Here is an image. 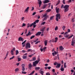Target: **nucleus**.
Returning <instances> with one entry per match:
<instances>
[{
  "label": "nucleus",
  "mask_w": 75,
  "mask_h": 75,
  "mask_svg": "<svg viewBox=\"0 0 75 75\" xmlns=\"http://www.w3.org/2000/svg\"><path fill=\"white\" fill-rule=\"evenodd\" d=\"M45 27L43 28L42 29L40 30V31H42V33H43L44 32V29H45Z\"/></svg>",
  "instance_id": "aec40b11"
},
{
  "label": "nucleus",
  "mask_w": 75,
  "mask_h": 75,
  "mask_svg": "<svg viewBox=\"0 0 75 75\" xmlns=\"http://www.w3.org/2000/svg\"><path fill=\"white\" fill-rule=\"evenodd\" d=\"M65 28H66V27H65V26H63L62 27V28L63 30H65Z\"/></svg>",
  "instance_id": "79ce46f5"
},
{
  "label": "nucleus",
  "mask_w": 75,
  "mask_h": 75,
  "mask_svg": "<svg viewBox=\"0 0 75 75\" xmlns=\"http://www.w3.org/2000/svg\"><path fill=\"white\" fill-rule=\"evenodd\" d=\"M29 9V7H28L25 10V13H27L28 12V10Z\"/></svg>",
  "instance_id": "9d476101"
},
{
  "label": "nucleus",
  "mask_w": 75,
  "mask_h": 75,
  "mask_svg": "<svg viewBox=\"0 0 75 75\" xmlns=\"http://www.w3.org/2000/svg\"><path fill=\"white\" fill-rule=\"evenodd\" d=\"M44 43L45 46H47V43H48V40H45L44 42Z\"/></svg>",
  "instance_id": "9b49d317"
},
{
  "label": "nucleus",
  "mask_w": 75,
  "mask_h": 75,
  "mask_svg": "<svg viewBox=\"0 0 75 75\" xmlns=\"http://www.w3.org/2000/svg\"><path fill=\"white\" fill-rule=\"evenodd\" d=\"M64 36L66 38H68L69 37V35L67 34H64Z\"/></svg>",
  "instance_id": "a211bd4d"
},
{
  "label": "nucleus",
  "mask_w": 75,
  "mask_h": 75,
  "mask_svg": "<svg viewBox=\"0 0 75 75\" xmlns=\"http://www.w3.org/2000/svg\"><path fill=\"white\" fill-rule=\"evenodd\" d=\"M38 39L37 38L36 39V40L34 41V42H37V41H38Z\"/></svg>",
  "instance_id": "864d4df0"
},
{
  "label": "nucleus",
  "mask_w": 75,
  "mask_h": 75,
  "mask_svg": "<svg viewBox=\"0 0 75 75\" xmlns=\"http://www.w3.org/2000/svg\"><path fill=\"white\" fill-rule=\"evenodd\" d=\"M54 16H53L50 17V20H52L54 18Z\"/></svg>",
  "instance_id": "bb28decb"
},
{
  "label": "nucleus",
  "mask_w": 75,
  "mask_h": 75,
  "mask_svg": "<svg viewBox=\"0 0 75 75\" xmlns=\"http://www.w3.org/2000/svg\"><path fill=\"white\" fill-rule=\"evenodd\" d=\"M59 48L60 50H64V47L62 46H60L59 47Z\"/></svg>",
  "instance_id": "4be33fe9"
},
{
  "label": "nucleus",
  "mask_w": 75,
  "mask_h": 75,
  "mask_svg": "<svg viewBox=\"0 0 75 75\" xmlns=\"http://www.w3.org/2000/svg\"><path fill=\"white\" fill-rule=\"evenodd\" d=\"M68 7H69V5H66L64 6V12H67V11H68V10H69V9H68Z\"/></svg>",
  "instance_id": "f03ea898"
},
{
  "label": "nucleus",
  "mask_w": 75,
  "mask_h": 75,
  "mask_svg": "<svg viewBox=\"0 0 75 75\" xmlns=\"http://www.w3.org/2000/svg\"><path fill=\"white\" fill-rule=\"evenodd\" d=\"M61 66V64H58V63L57 64V66H56V68H59L60 67V66Z\"/></svg>",
  "instance_id": "2eb2a0df"
},
{
  "label": "nucleus",
  "mask_w": 75,
  "mask_h": 75,
  "mask_svg": "<svg viewBox=\"0 0 75 75\" xmlns=\"http://www.w3.org/2000/svg\"><path fill=\"white\" fill-rule=\"evenodd\" d=\"M26 25L25 23H23L22 24V27H24V26H25Z\"/></svg>",
  "instance_id": "37998d69"
},
{
  "label": "nucleus",
  "mask_w": 75,
  "mask_h": 75,
  "mask_svg": "<svg viewBox=\"0 0 75 75\" xmlns=\"http://www.w3.org/2000/svg\"><path fill=\"white\" fill-rule=\"evenodd\" d=\"M34 37H35V35H33L30 38V39H33V38H34Z\"/></svg>",
  "instance_id": "4c0bfd02"
},
{
  "label": "nucleus",
  "mask_w": 75,
  "mask_h": 75,
  "mask_svg": "<svg viewBox=\"0 0 75 75\" xmlns=\"http://www.w3.org/2000/svg\"><path fill=\"white\" fill-rule=\"evenodd\" d=\"M28 67L29 69H31V68L33 67V65L31 64V63H30L28 64Z\"/></svg>",
  "instance_id": "423d86ee"
},
{
  "label": "nucleus",
  "mask_w": 75,
  "mask_h": 75,
  "mask_svg": "<svg viewBox=\"0 0 75 75\" xmlns=\"http://www.w3.org/2000/svg\"><path fill=\"white\" fill-rule=\"evenodd\" d=\"M38 1H39V4H42V2L40 0H38Z\"/></svg>",
  "instance_id": "5701e85b"
},
{
  "label": "nucleus",
  "mask_w": 75,
  "mask_h": 75,
  "mask_svg": "<svg viewBox=\"0 0 75 75\" xmlns=\"http://www.w3.org/2000/svg\"><path fill=\"white\" fill-rule=\"evenodd\" d=\"M73 36H74V35H72L70 36L68 38V39H70V38H72V37Z\"/></svg>",
  "instance_id": "c03bdc74"
},
{
  "label": "nucleus",
  "mask_w": 75,
  "mask_h": 75,
  "mask_svg": "<svg viewBox=\"0 0 75 75\" xmlns=\"http://www.w3.org/2000/svg\"><path fill=\"white\" fill-rule=\"evenodd\" d=\"M33 60H32V61H35V59H36V58L35 57H33L32 58Z\"/></svg>",
  "instance_id": "2f4dec72"
},
{
  "label": "nucleus",
  "mask_w": 75,
  "mask_h": 75,
  "mask_svg": "<svg viewBox=\"0 0 75 75\" xmlns=\"http://www.w3.org/2000/svg\"><path fill=\"white\" fill-rule=\"evenodd\" d=\"M27 56H24L23 57V59H27Z\"/></svg>",
  "instance_id": "b1692460"
},
{
  "label": "nucleus",
  "mask_w": 75,
  "mask_h": 75,
  "mask_svg": "<svg viewBox=\"0 0 75 75\" xmlns=\"http://www.w3.org/2000/svg\"><path fill=\"white\" fill-rule=\"evenodd\" d=\"M75 20H74V18H73L72 19V22H75Z\"/></svg>",
  "instance_id": "69168bd1"
},
{
  "label": "nucleus",
  "mask_w": 75,
  "mask_h": 75,
  "mask_svg": "<svg viewBox=\"0 0 75 75\" xmlns=\"http://www.w3.org/2000/svg\"><path fill=\"white\" fill-rule=\"evenodd\" d=\"M56 12L57 13H59V8L58 7H56Z\"/></svg>",
  "instance_id": "6e6552de"
},
{
  "label": "nucleus",
  "mask_w": 75,
  "mask_h": 75,
  "mask_svg": "<svg viewBox=\"0 0 75 75\" xmlns=\"http://www.w3.org/2000/svg\"><path fill=\"white\" fill-rule=\"evenodd\" d=\"M22 74H27V72L24 71H22Z\"/></svg>",
  "instance_id": "a18cd8bd"
},
{
  "label": "nucleus",
  "mask_w": 75,
  "mask_h": 75,
  "mask_svg": "<svg viewBox=\"0 0 75 75\" xmlns=\"http://www.w3.org/2000/svg\"><path fill=\"white\" fill-rule=\"evenodd\" d=\"M26 49H28V48H31V45H30V43H27L26 44L25 46Z\"/></svg>",
  "instance_id": "7ed1b4c3"
},
{
  "label": "nucleus",
  "mask_w": 75,
  "mask_h": 75,
  "mask_svg": "<svg viewBox=\"0 0 75 75\" xmlns=\"http://www.w3.org/2000/svg\"><path fill=\"white\" fill-rule=\"evenodd\" d=\"M58 38L57 37H56L55 38L54 42H57L58 41Z\"/></svg>",
  "instance_id": "4468645a"
},
{
  "label": "nucleus",
  "mask_w": 75,
  "mask_h": 75,
  "mask_svg": "<svg viewBox=\"0 0 75 75\" xmlns=\"http://www.w3.org/2000/svg\"><path fill=\"white\" fill-rule=\"evenodd\" d=\"M60 70L61 71H64V67L61 68Z\"/></svg>",
  "instance_id": "c9c22d12"
},
{
  "label": "nucleus",
  "mask_w": 75,
  "mask_h": 75,
  "mask_svg": "<svg viewBox=\"0 0 75 75\" xmlns=\"http://www.w3.org/2000/svg\"><path fill=\"white\" fill-rule=\"evenodd\" d=\"M72 42H75V38L74 37H73V39H72Z\"/></svg>",
  "instance_id": "cd10ccee"
},
{
  "label": "nucleus",
  "mask_w": 75,
  "mask_h": 75,
  "mask_svg": "<svg viewBox=\"0 0 75 75\" xmlns=\"http://www.w3.org/2000/svg\"><path fill=\"white\" fill-rule=\"evenodd\" d=\"M56 20L57 21H58V18L59 20L61 18V15H60V14H56Z\"/></svg>",
  "instance_id": "f257e3e1"
},
{
  "label": "nucleus",
  "mask_w": 75,
  "mask_h": 75,
  "mask_svg": "<svg viewBox=\"0 0 75 75\" xmlns=\"http://www.w3.org/2000/svg\"><path fill=\"white\" fill-rule=\"evenodd\" d=\"M48 17V16H46L45 17V18H44L43 21H45V20H47V17Z\"/></svg>",
  "instance_id": "412c9836"
},
{
  "label": "nucleus",
  "mask_w": 75,
  "mask_h": 75,
  "mask_svg": "<svg viewBox=\"0 0 75 75\" xmlns=\"http://www.w3.org/2000/svg\"><path fill=\"white\" fill-rule=\"evenodd\" d=\"M47 14H45L43 15V17H47Z\"/></svg>",
  "instance_id": "49530a36"
},
{
  "label": "nucleus",
  "mask_w": 75,
  "mask_h": 75,
  "mask_svg": "<svg viewBox=\"0 0 75 75\" xmlns=\"http://www.w3.org/2000/svg\"><path fill=\"white\" fill-rule=\"evenodd\" d=\"M63 3L64 4H65V0H63Z\"/></svg>",
  "instance_id": "bf43d9fd"
},
{
  "label": "nucleus",
  "mask_w": 75,
  "mask_h": 75,
  "mask_svg": "<svg viewBox=\"0 0 75 75\" xmlns=\"http://www.w3.org/2000/svg\"><path fill=\"white\" fill-rule=\"evenodd\" d=\"M40 72L41 74H42V75H43V74H44V71H40Z\"/></svg>",
  "instance_id": "c756f323"
},
{
  "label": "nucleus",
  "mask_w": 75,
  "mask_h": 75,
  "mask_svg": "<svg viewBox=\"0 0 75 75\" xmlns=\"http://www.w3.org/2000/svg\"><path fill=\"white\" fill-rule=\"evenodd\" d=\"M19 53V52H18V50H17L16 51V55H17L18 53Z\"/></svg>",
  "instance_id": "72a5a7b5"
},
{
  "label": "nucleus",
  "mask_w": 75,
  "mask_h": 75,
  "mask_svg": "<svg viewBox=\"0 0 75 75\" xmlns=\"http://www.w3.org/2000/svg\"><path fill=\"white\" fill-rule=\"evenodd\" d=\"M50 1V0H45V1H43V3H44V4H45L49 3Z\"/></svg>",
  "instance_id": "0eeeda50"
},
{
  "label": "nucleus",
  "mask_w": 75,
  "mask_h": 75,
  "mask_svg": "<svg viewBox=\"0 0 75 75\" xmlns=\"http://www.w3.org/2000/svg\"><path fill=\"white\" fill-rule=\"evenodd\" d=\"M51 67H48L47 68V69H51Z\"/></svg>",
  "instance_id": "680f3d73"
},
{
  "label": "nucleus",
  "mask_w": 75,
  "mask_h": 75,
  "mask_svg": "<svg viewBox=\"0 0 75 75\" xmlns=\"http://www.w3.org/2000/svg\"><path fill=\"white\" fill-rule=\"evenodd\" d=\"M47 6V4H45L42 7L43 9H45L46 8V7Z\"/></svg>",
  "instance_id": "f8f14e48"
},
{
  "label": "nucleus",
  "mask_w": 75,
  "mask_h": 75,
  "mask_svg": "<svg viewBox=\"0 0 75 75\" xmlns=\"http://www.w3.org/2000/svg\"><path fill=\"white\" fill-rule=\"evenodd\" d=\"M33 67H36V66H37V64L35 63V62H33Z\"/></svg>",
  "instance_id": "c85d7f7f"
},
{
  "label": "nucleus",
  "mask_w": 75,
  "mask_h": 75,
  "mask_svg": "<svg viewBox=\"0 0 75 75\" xmlns=\"http://www.w3.org/2000/svg\"><path fill=\"white\" fill-rule=\"evenodd\" d=\"M64 5L63 4H62V5L61 7V8H64Z\"/></svg>",
  "instance_id": "de8ad7c7"
},
{
  "label": "nucleus",
  "mask_w": 75,
  "mask_h": 75,
  "mask_svg": "<svg viewBox=\"0 0 75 75\" xmlns=\"http://www.w3.org/2000/svg\"><path fill=\"white\" fill-rule=\"evenodd\" d=\"M51 9H49L46 10V12L47 13H48V12H50V11H51Z\"/></svg>",
  "instance_id": "a878e982"
},
{
  "label": "nucleus",
  "mask_w": 75,
  "mask_h": 75,
  "mask_svg": "<svg viewBox=\"0 0 75 75\" xmlns=\"http://www.w3.org/2000/svg\"><path fill=\"white\" fill-rule=\"evenodd\" d=\"M40 42V41H38L35 43V44H38V43H39V42Z\"/></svg>",
  "instance_id": "6e6d98bb"
},
{
  "label": "nucleus",
  "mask_w": 75,
  "mask_h": 75,
  "mask_svg": "<svg viewBox=\"0 0 75 75\" xmlns=\"http://www.w3.org/2000/svg\"><path fill=\"white\" fill-rule=\"evenodd\" d=\"M46 75H50V74L49 73H46Z\"/></svg>",
  "instance_id": "e2e57ef3"
},
{
  "label": "nucleus",
  "mask_w": 75,
  "mask_h": 75,
  "mask_svg": "<svg viewBox=\"0 0 75 75\" xmlns=\"http://www.w3.org/2000/svg\"><path fill=\"white\" fill-rule=\"evenodd\" d=\"M26 52V51L24 50H22L21 52H23V53H25Z\"/></svg>",
  "instance_id": "09e8293b"
},
{
  "label": "nucleus",
  "mask_w": 75,
  "mask_h": 75,
  "mask_svg": "<svg viewBox=\"0 0 75 75\" xmlns=\"http://www.w3.org/2000/svg\"><path fill=\"white\" fill-rule=\"evenodd\" d=\"M40 69V67H35V70L36 71H38V70H39V69Z\"/></svg>",
  "instance_id": "6ab92c4d"
},
{
  "label": "nucleus",
  "mask_w": 75,
  "mask_h": 75,
  "mask_svg": "<svg viewBox=\"0 0 75 75\" xmlns=\"http://www.w3.org/2000/svg\"><path fill=\"white\" fill-rule=\"evenodd\" d=\"M19 71V69H18V68H17L15 69V72H17V71Z\"/></svg>",
  "instance_id": "393cba45"
},
{
  "label": "nucleus",
  "mask_w": 75,
  "mask_h": 75,
  "mask_svg": "<svg viewBox=\"0 0 75 75\" xmlns=\"http://www.w3.org/2000/svg\"><path fill=\"white\" fill-rule=\"evenodd\" d=\"M31 34V33L30 32H29L28 34L26 35V36L28 37L29 35H30Z\"/></svg>",
  "instance_id": "f3484780"
},
{
  "label": "nucleus",
  "mask_w": 75,
  "mask_h": 75,
  "mask_svg": "<svg viewBox=\"0 0 75 75\" xmlns=\"http://www.w3.org/2000/svg\"><path fill=\"white\" fill-rule=\"evenodd\" d=\"M22 71H25V67L22 68Z\"/></svg>",
  "instance_id": "3c124183"
},
{
  "label": "nucleus",
  "mask_w": 75,
  "mask_h": 75,
  "mask_svg": "<svg viewBox=\"0 0 75 75\" xmlns=\"http://www.w3.org/2000/svg\"><path fill=\"white\" fill-rule=\"evenodd\" d=\"M45 24V22H44L41 24V25H44Z\"/></svg>",
  "instance_id": "603ef678"
},
{
  "label": "nucleus",
  "mask_w": 75,
  "mask_h": 75,
  "mask_svg": "<svg viewBox=\"0 0 75 75\" xmlns=\"http://www.w3.org/2000/svg\"><path fill=\"white\" fill-rule=\"evenodd\" d=\"M75 42H72L71 45H72V46H74V44H75Z\"/></svg>",
  "instance_id": "7c9ffc66"
},
{
  "label": "nucleus",
  "mask_w": 75,
  "mask_h": 75,
  "mask_svg": "<svg viewBox=\"0 0 75 75\" xmlns=\"http://www.w3.org/2000/svg\"><path fill=\"white\" fill-rule=\"evenodd\" d=\"M41 32H39L36 34V35H41Z\"/></svg>",
  "instance_id": "dca6fc26"
},
{
  "label": "nucleus",
  "mask_w": 75,
  "mask_h": 75,
  "mask_svg": "<svg viewBox=\"0 0 75 75\" xmlns=\"http://www.w3.org/2000/svg\"><path fill=\"white\" fill-rule=\"evenodd\" d=\"M22 68H25V65L24 64H22L21 65Z\"/></svg>",
  "instance_id": "ea45409f"
},
{
  "label": "nucleus",
  "mask_w": 75,
  "mask_h": 75,
  "mask_svg": "<svg viewBox=\"0 0 75 75\" xmlns=\"http://www.w3.org/2000/svg\"><path fill=\"white\" fill-rule=\"evenodd\" d=\"M33 54H31V55H29L28 56L29 57H30V58H31V57H32V56H33Z\"/></svg>",
  "instance_id": "5fc2aeb1"
},
{
  "label": "nucleus",
  "mask_w": 75,
  "mask_h": 75,
  "mask_svg": "<svg viewBox=\"0 0 75 75\" xmlns=\"http://www.w3.org/2000/svg\"><path fill=\"white\" fill-rule=\"evenodd\" d=\"M67 31H68V33H69V32H70V31H71V30H70V29H68V30H67Z\"/></svg>",
  "instance_id": "0e129e2a"
},
{
  "label": "nucleus",
  "mask_w": 75,
  "mask_h": 75,
  "mask_svg": "<svg viewBox=\"0 0 75 75\" xmlns=\"http://www.w3.org/2000/svg\"><path fill=\"white\" fill-rule=\"evenodd\" d=\"M18 62H20V61H21V58L20 57H18Z\"/></svg>",
  "instance_id": "f704fd0d"
},
{
  "label": "nucleus",
  "mask_w": 75,
  "mask_h": 75,
  "mask_svg": "<svg viewBox=\"0 0 75 75\" xmlns=\"http://www.w3.org/2000/svg\"><path fill=\"white\" fill-rule=\"evenodd\" d=\"M34 9V7H33L32 8V9L31 10V11H33Z\"/></svg>",
  "instance_id": "4d7b16f0"
},
{
  "label": "nucleus",
  "mask_w": 75,
  "mask_h": 75,
  "mask_svg": "<svg viewBox=\"0 0 75 75\" xmlns=\"http://www.w3.org/2000/svg\"><path fill=\"white\" fill-rule=\"evenodd\" d=\"M64 68H65L67 67V65H66V63H64Z\"/></svg>",
  "instance_id": "58836bf2"
},
{
  "label": "nucleus",
  "mask_w": 75,
  "mask_h": 75,
  "mask_svg": "<svg viewBox=\"0 0 75 75\" xmlns=\"http://www.w3.org/2000/svg\"><path fill=\"white\" fill-rule=\"evenodd\" d=\"M39 62H40V59H39L38 61L36 60L35 61V62H35V64H38Z\"/></svg>",
  "instance_id": "ddd939ff"
},
{
  "label": "nucleus",
  "mask_w": 75,
  "mask_h": 75,
  "mask_svg": "<svg viewBox=\"0 0 75 75\" xmlns=\"http://www.w3.org/2000/svg\"><path fill=\"white\" fill-rule=\"evenodd\" d=\"M60 3V1H58L57 4H56V6H58V5Z\"/></svg>",
  "instance_id": "e433bc0d"
},
{
  "label": "nucleus",
  "mask_w": 75,
  "mask_h": 75,
  "mask_svg": "<svg viewBox=\"0 0 75 75\" xmlns=\"http://www.w3.org/2000/svg\"><path fill=\"white\" fill-rule=\"evenodd\" d=\"M14 57H15V56H13L12 57L10 58V60H11V59H14Z\"/></svg>",
  "instance_id": "473e14b6"
},
{
  "label": "nucleus",
  "mask_w": 75,
  "mask_h": 75,
  "mask_svg": "<svg viewBox=\"0 0 75 75\" xmlns=\"http://www.w3.org/2000/svg\"><path fill=\"white\" fill-rule=\"evenodd\" d=\"M31 49H29L28 50V52H30L31 51Z\"/></svg>",
  "instance_id": "338daca9"
},
{
  "label": "nucleus",
  "mask_w": 75,
  "mask_h": 75,
  "mask_svg": "<svg viewBox=\"0 0 75 75\" xmlns=\"http://www.w3.org/2000/svg\"><path fill=\"white\" fill-rule=\"evenodd\" d=\"M39 20H37L34 22L33 23L34 24H36V23H38V22H39Z\"/></svg>",
  "instance_id": "1a4fd4ad"
},
{
  "label": "nucleus",
  "mask_w": 75,
  "mask_h": 75,
  "mask_svg": "<svg viewBox=\"0 0 75 75\" xmlns=\"http://www.w3.org/2000/svg\"><path fill=\"white\" fill-rule=\"evenodd\" d=\"M35 14H36V13L35 12H34L32 14V15L33 16H34V15H35Z\"/></svg>",
  "instance_id": "13d9d810"
},
{
  "label": "nucleus",
  "mask_w": 75,
  "mask_h": 75,
  "mask_svg": "<svg viewBox=\"0 0 75 75\" xmlns=\"http://www.w3.org/2000/svg\"><path fill=\"white\" fill-rule=\"evenodd\" d=\"M18 41H22V42H23V41H24V39L21 38V37H20L18 39Z\"/></svg>",
  "instance_id": "39448f33"
},
{
  "label": "nucleus",
  "mask_w": 75,
  "mask_h": 75,
  "mask_svg": "<svg viewBox=\"0 0 75 75\" xmlns=\"http://www.w3.org/2000/svg\"><path fill=\"white\" fill-rule=\"evenodd\" d=\"M34 24H34V23H32L30 26V27H31L32 26H33V25H34Z\"/></svg>",
  "instance_id": "a19ab883"
},
{
  "label": "nucleus",
  "mask_w": 75,
  "mask_h": 75,
  "mask_svg": "<svg viewBox=\"0 0 75 75\" xmlns=\"http://www.w3.org/2000/svg\"><path fill=\"white\" fill-rule=\"evenodd\" d=\"M15 50L16 48H15V47L13 48V49L11 50V52L12 55H14V51H15Z\"/></svg>",
  "instance_id": "20e7f679"
},
{
  "label": "nucleus",
  "mask_w": 75,
  "mask_h": 75,
  "mask_svg": "<svg viewBox=\"0 0 75 75\" xmlns=\"http://www.w3.org/2000/svg\"><path fill=\"white\" fill-rule=\"evenodd\" d=\"M52 72H55V69H53L52 70Z\"/></svg>",
  "instance_id": "774afa93"
},
{
  "label": "nucleus",
  "mask_w": 75,
  "mask_h": 75,
  "mask_svg": "<svg viewBox=\"0 0 75 75\" xmlns=\"http://www.w3.org/2000/svg\"><path fill=\"white\" fill-rule=\"evenodd\" d=\"M61 64H62V65L63 64H64V61H63V60H62L61 62Z\"/></svg>",
  "instance_id": "052dcab7"
},
{
  "label": "nucleus",
  "mask_w": 75,
  "mask_h": 75,
  "mask_svg": "<svg viewBox=\"0 0 75 75\" xmlns=\"http://www.w3.org/2000/svg\"><path fill=\"white\" fill-rule=\"evenodd\" d=\"M57 29H58V26H56L55 28V31H57Z\"/></svg>",
  "instance_id": "8fccbe9b"
}]
</instances>
